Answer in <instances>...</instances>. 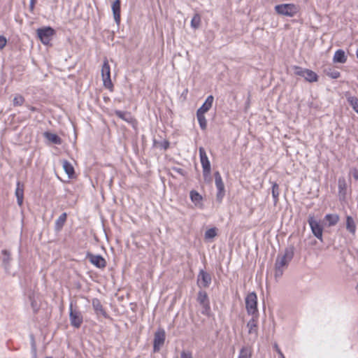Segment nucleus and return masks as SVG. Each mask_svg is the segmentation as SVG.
I'll list each match as a JSON object with an SVG mask.
<instances>
[{"label":"nucleus","instance_id":"obj_1","mask_svg":"<svg viewBox=\"0 0 358 358\" xmlns=\"http://www.w3.org/2000/svg\"><path fill=\"white\" fill-rule=\"evenodd\" d=\"M293 257V252L286 250L282 256H278L275 264V277L280 278L282 275L285 268L287 266Z\"/></svg>","mask_w":358,"mask_h":358},{"label":"nucleus","instance_id":"obj_2","mask_svg":"<svg viewBox=\"0 0 358 358\" xmlns=\"http://www.w3.org/2000/svg\"><path fill=\"white\" fill-rule=\"evenodd\" d=\"M275 11L280 15L292 17L299 12V6L294 3H282L276 5Z\"/></svg>","mask_w":358,"mask_h":358},{"label":"nucleus","instance_id":"obj_3","mask_svg":"<svg viewBox=\"0 0 358 358\" xmlns=\"http://www.w3.org/2000/svg\"><path fill=\"white\" fill-rule=\"evenodd\" d=\"M245 302L248 314L252 316L258 315L257 296L255 292L247 294Z\"/></svg>","mask_w":358,"mask_h":358},{"label":"nucleus","instance_id":"obj_4","mask_svg":"<svg viewBox=\"0 0 358 358\" xmlns=\"http://www.w3.org/2000/svg\"><path fill=\"white\" fill-rule=\"evenodd\" d=\"M69 320L71 325L76 329L80 328L83 322L82 313L77 308H73L72 303L69 306Z\"/></svg>","mask_w":358,"mask_h":358},{"label":"nucleus","instance_id":"obj_5","mask_svg":"<svg viewBox=\"0 0 358 358\" xmlns=\"http://www.w3.org/2000/svg\"><path fill=\"white\" fill-rule=\"evenodd\" d=\"M294 73L296 76H301L305 78V80L310 83L316 82L318 80V76L312 70L308 69H303L302 67L294 66L293 67Z\"/></svg>","mask_w":358,"mask_h":358},{"label":"nucleus","instance_id":"obj_6","mask_svg":"<svg viewBox=\"0 0 358 358\" xmlns=\"http://www.w3.org/2000/svg\"><path fill=\"white\" fill-rule=\"evenodd\" d=\"M37 36L41 43L48 45L55 34V31L50 27H44L36 30Z\"/></svg>","mask_w":358,"mask_h":358},{"label":"nucleus","instance_id":"obj_7","mask_svg":"<svg viewBox=\"0 0 358 358\" xmlns=\"http://www.w3.org/2000/svg\"><path fill=\"white\" fill-rule=\"evenodd\" d=\"M101 77L105 87L110 89L113 87L110 79V67L107 59H105L101 67Z\"/></svg>","mask_w":358,"mask_h":358},{"label":"nucleus","instance_id":"obj_8","mask_svg":"<svg viewBox=\"0 0 358 358\" xmlns=\"http://www.w3.org/2000/svg\"><path fill=\"white\" fill-rule=\"evenodd\" d=\"M308 222L313 235L319 240L322 241L323 228L320 222L315 219L314 215L308 216Z\"/></svg>","mask_w":358,"mask_h":358},{"label":"nucleus","instance_id":"obj_9","mask_svg":"<svg viewBox=\"0 0 358 358\" xmlns=\"http://www.w3.org/2000/svg\"><path fill=\"white\" fill-rule=\"evenodd\" d=\"M200 161L203 169V175L204 178L209 176L210 173V163L203 148H199Z\"/></svg>","mask_w":358,"mask_h":358},{"label":"nucleus","instance_id":"obj_10","mask_svg":"<svg viewBox=\"0 0 358 358\" xmlns=\"http://www.w3.org/2000/svg\"><path fill=\"white\" fill-rule=\"evenodd\" d=\"M166 333L164 329L159 328L155 333L153 341V350L155 352H159L164 343Z\"/></svg>","mask_w":358,"mask_h":358},{"label":"nucleus","instance_id":"obj_11","mask_svg":"<svg viewBox=\"0 0 358 358\" xmlns=\"http://www.w3.org/2000/svg\"><path fill=\"white\" fill-rule=\"evenodd\" d=\"M197 301L202 307L201 313L208 315L210 311V303L208 295L204 291H199L197 296Z\"/></svg>","mask_w":358,"mask_h":358},{"label":"nucleus","instance_id":"obj_12","mask_svg":"<svg viewBox=\"0 0 358 358\" xmlns=\"http://www.w3.org/2000/svg\"><path fill=\"white\" fill-rule=\"evenodd\" d=\"M215 186L217 189V200L221 201L225 194L224 185L222 181V176L218 171L214 173Z\"/></svg>","mask_w":358,"mask_h":358},{"label":"nucleus","instance_id":"obj_13","mask_svg":"<svg viewBox=\"0 0 358 358\" xmlns=\"http://www.w3.org/2000/svg\"><path fill=\"white\" fill-rule=\"evenodd\" d=\"M87 259L92 264L99 268H104L106 266L105 259L99 255H93L88 253L87 255Z\"/></svg>","mask_w":358,"mask_h":358},{"label":"nucleus","instance_id":"obj_14","mask_svg":"<svg viewBox=\"0 0 358 358\" xmlns=\"http://www.w3.org/2000/svg\"><path fill=\"white\" fill-rule=\"evenodd\" d=\"M258 315L252 316V317L248 322L247 327L248 328L249 334L253 336V341H255L258 336Z\"/></svg>","mask_w":358,"mask_h":358},{"label":"nucleus","instance_id":"obj_15","mask_svg":"<svg viewBox=\"0 0 358 358\" xmlns=\"http://www.w3.org/2000/svg\"><path fill=\"white\" fill-rule=\"evenodd\" d=\"M92 305L93 309L97 316L101 315L104 318H108L109 316L106 313V310L103 308L100 300L99 299L94 298L92 301Z\"/></svg>","mask_w":358,"mask_h":358},{"label":"nucleus","instance_id":"obj_16","mask_svg":"<svg viewBox=\"0 0 358 358\" xmlns=\"http://www.w3.org/2000/svg\"><path fill=\"white\" fill-rule=\"evenodd\" d=\"M198 283L203 287H209L211 283L210 275L203 270H201L198 275Z\"/></svg>","mask_w":358,"mask_h":358},{"label":"nucleus","instance_id":"obj_17","mask_svg":"<svg viewBox=\"0 0 358 358\" xmlns=\"http://www.w3.org/2000/svg\"><path fill=\"white\" fill-rule=\"evenodd\" d=\"M338 188L340 199H345L347 194V182L345 178L341 177L338 178Z\"/></svg>","mask_w":358,"mask_h":358},{"label":"nucleus","instance_id":"obj_18","mask_svg":"<svg viewBox=\"0 0 358 358\" xmlns=\"http://www.w3.org/2000/svg\"><path fill=\"white\" fill-rule=\"evenodd\" d=\"M214 98L212 95L208 96L203 105L197 110L196 113L204 115L212 107Z\"/></svg>","mask_w":358,"mask_h":358},{"label":"nucleus","instance_id":"obj_19","mask_svg":"<svg viewBox=\"0 0 358 358\" xmlns=\"http://www.w3.org/2000/svg\"><path fill=\"white\" fill-rule=\"evenodd\" d=\"M15 194L17 198V204L21 206L24 200V185L20 181L17 182Z\"/></svg>","mask_w":358,"mask_h":358},{"label":"nucleus","instance_id":"obj_20","mask_svg":"<svg viewBox=\"0 0 358 358\" xmlns=\"http://www.w3.org/2000/svg\"><path fill=\"white\" fill-rule=\"evenodd\" d=\"M112 11L115 22H120V0H115L112 4Z\"/></svg>","mask_w":358,"mask_h":358},{"label":"nucleus","instance_id":"obj_21","mask_svg":"<svg viewBox=\"0 0 358 358\" xmlns=\"http://www.w3.org/2000/svg\"><path fill=\"white\" fill-rule=\"evenodd\" d=\"M347 60V57L343 50H338L335 52L333 61L336 63L344 64Z\"/></svg>","mask_w":358,"mask_h":358},{"label":"nucleus","instance_id":"obj_22","mask_svg":"<svg viewBox=\"0 0 358 358\" xmlns=\"http://www.w3.org/2000/svg\"><path fill=\"white\" fill-rule=\"evenodd\" d=\"M114 113L116 116H117L119 118L123 120L125 122H131L133 120V117L131 113L127 111L116 110H115Z\"/></svg>","mask_w":358,"mask_h":358},{"label":"nucleus","instance_id":"obj_23","mask_svg":"<svg viewBox=\"0 0 358 358\" xmlns=\"http://www.w3.org/2000/svg\"><path fill=\"white\" fill-rule=\"evenodd\" d=\"M346 229L352 235L355 234L357 227L354 221V219L349 215L347 216L346 217Z\"/></svg>","mask_w":358,"mask_h":358},{"label":"nucleus","instance_id":"obj_24","mask_svg":"<svg viewBox=\"0 0 358 358\" xmlns=\"http://www.w3.org/2000/svg\"><path fill=\"white\" fill-rule=\"evenodd\" d=\"M43 135L46 139L54 144L60 145L62 143L61 138L55 134L46 131Z\"/></svg>","mask_w":358,"mask_h":358},{"label":"nucleus","instance_id":"obj_25","mask_svg":"<svg viewBox=\"0 0 358 358\" xmlns=\"http://www.w3.org/2000/svg\"><path fill=\"white\" fill-rule=\"evenodd\" d=\"M324 220L328 222L329 227L336 225L339 221V216L337 214H327Z\"/></svg>","mask_w":358,"mask_h":358},{"label":"nucleus","instance_id":"obj_26","mask_svg":"<svg viewBox=\"0 0 358 358\" xmlns=\"http://www.w3.org/2000/svg\"><path fill=\"white\" fill-rule=\"evenodd\" d=\"M252 354V348L249 346H244L241 349L238 358H251Z\"/></svg>","mask_w":358,"mask_h":358},{"label":"nucleus","instance_id":"obj_27","mask_svg":"<svg viewBox=\"0 0 358 358\" xmlns=\"http://www.w3.org/2000/svg\"><path fill=\"white\" fill-rule=\"evenodd\" d=\"M189 196L191 201L195 204V206L199 205L203 199L201 195L195 190H192L189 193Z\"/></svg>","mask_w":358,"mask_h":358},{"label":"nucleus","instance_id":"obj_28","mask_svg":"<svg viewBox=\"0 0 358 358\" xmlns=\"http://www.w3.org/2000/svg\"><path fill=\"white\" fill-rule=\"evenodd\" d=\"M280 195L279 185L275 182H272V196L273 199V203L275 205L278 201V197Z\"/></svg>","mask_w":358,"mask_h":358},{"label":"nucleus","instance_id":"obj_29","mask_svg":"<svg viewBox=\"0 0 358 358\" xmlns=\"http://www.w3.org/2000/svg\"><path fill=\"white\" fill-rule=\"evenodd\" d=\"M62 164L66 173L69 176V178H71L74 174V169L71 164L68 161L64 160Z\"/></svg>","mask_w":358,"mask_h":358},{"label":"nucleus","instance_id":"obj_30","mask_svg":"<svg viewBox=\"0 0 358 358\" xmlns=\"http://www.w3.org/2000/svg\"><path fill=\"white\" fill-rule=\"evenodd\" d=\"M346 98L353 110L358 114V98L353 96H347Z\"/></svg>","mask_w":358,"mask_h":358},{"label":"nucleus","instance_id":"obj_31","mask_svg":"<svg viewBox=\"0 0 358 358\" xmlns=\"http://www.w3.org/2000/svg\"><path fill=\"white\" fill-rule=\"evenodd\" d=\"M67 215L66 213H63L60 215L58 219L55 222L56 228L60 229L64 224L66 220Z\"/></svg>","mask_w":358,"mask_h":358},{"label":"nucleus","instance_id":"obj_32","mask_svg":"<svg viewBox=\"0 0 358 358\" xmlns=\"http://www.w3.org/2000/svg\"><path fill=\"white\" fill-rule=\"evenodd\" d=\"M200 24H201V16L199 14L196 13L193 16V17L191 20V27L194 29H196L199 27Z\"/></svg>","mask_w":358,"mask_h":358},{"label":"nucleus","instance_id":"obj_33","mask_svg":"<svg viewBox=\"0 0 358 358\" xmlns=\"http://www.w3.org/2000/svg\"><path fill=\"white\" fill-rule=\"evenodd\" d=\"M196 117L201 129L202 130H205L207 127V121L205 117V115L196 113Z\"/></svg>","mask_w":358,"mask_h":358},{"label":"nucleus","instance_id":"obj_34","mask_svg":"<svg viewBox=\"0 0 358 358\" xmlns=\"http://www.w3.org/2000/svg\"><path fill=\"white\" fill-rule=\"evenodd\" d=\"M325 73L329 77L334 79L338 78L341 76V73L339 71L332 69L331 68L325 69Z\"/></svg>","mask_w":358,"mask_h":358},{"label":"nucleus","instance_id":"obj_35","mask_svg":"<svg viewBox=\"0 0 358 358\" xmlns=\"http://www.w3.org/2000/svg\"><path fill=\"white\" fill-rule=\"evenodd\" d=\"M216 236H217V229L215 227L208 229L205 232V235H204L206 239H212L214 237H215Z\"/></svg>","mask_w":358,"mask_h":358},{"label":"nucleus","instance_id":"obj_36","mask_svg":"<svg viewBox=\"0 0 358 358\" xmlns=\"http://www.w3.org/2000/svg\"><path fill=\"white\" fill-rule=\"evenodd\" d=\"M24 98L20 94H17L15 96L13 99V104L14 106H22L24 103Z\"/></svg>","mask_w":358,"mask_h":358},{"label":"nucleus","instance_id":"obj_37","mask_svg":"<svg viewBox=\"0 0 358 358\" xmlns=\"http://www.w3.org/2000/svg\"><path fill=\"white\" fill-rule=\"evenodd\" d=\"M2 254L3 255V262L4 263H8L9 262V259H10V253L8 250H2Z\"/></svg>","mask_w":358,"mask_h":358},{"label":"nucleus","instance_id":"obj_38","mask_svg":"<svg viewBox=\"0 0 358 358\" xmlns=\"http://www.w3.org/2000/svg\"><path fill=\"white\" fill-rule=\"evenodd\" d=\"M7 39L3 36H0V50L3 49L6 45Z\"/></svg>","mask_w":358,"mask_h":358},{"label":"nucleus","instance_id":"obj_39","mask_svg":"<svg viewBox=\"0 0 358 358\" xmlns=\"http://www.w3.org/2000/svg\"><path fill=\"white\" fill-rule=\"evenodd\" d=\"M180 358H193L192 353L189 352L182 351L180 353Z\"/></svg>","mask_w":358,"mask_h":358},{"label":"nucleus","instance_id":"obj_40","mask_svg":"<svg viewBox=\"0 0 358 358\" xmlns=\"http://www.w3.org/2000/svg\"><path fill=\"white\" fill-rule=\"evenodd\" d=\"M273 348L277 352L278 355H279V358H281V356L284 355L276 343L273 344Z\"/></svg>","mask_w":358,"mask_h":358},{"label":"nucleus","instance_id":"obj_41","mask_svg":"<svg viewBox=\"0 0 358 358\" xmlns=\"http://www.w3.org/2000/svg\"><path fill=\"white\" fill-rule=\"evenodd\" d=\"M350 173L356 180H358V169H353L351 170Z\"/></svg>","mask_w":358,"mask_h":358},{"label":"nucleus","instance_id":"obj_42","mask_svg":"<svg viewBox=\"0 0 358 358\" xmlns=\"http://www.w3.org/2000/svg\"><path fill=\"white\" fill-rule=\"evenodd\" d=\"M36 2V0H30L29 10H30L31 12L34 11Z\"/></svg>","mask_w":358,"mask_h":358},{"label":"nucleus","instance_id":"obj_43","mask_svg":"<svg viewBox=\"0 0 358 358\" xmlns=\"http://www.w3.org/2000/svg\"><path fill=\"white\" fill-rule=\"evenodd\" d=\"M169 143L168 141H165L164 143V145H163L164 148L167 149L169 148Z\"/></svg>","mask_w":358,"mask_h":358},{"label":"nucleus","instance_id":"obj_44","mask_svg":"<svg viewBox=\"0 0 358 358\" xmlns=\"http://www.w3.org/2000/svg\"><path fill=\"white\" fill-rule=\"evenodd\" d=\"M29 109L31 111H35L36 108L34 106H29Z\"/></svg>","mask_w":358,"mask_h":358},{"label":"nucleus","instance_id":"obj_45","mask_svg":"<svg viewBox=\"0 0 358 358\" xmlns=\"http://www.w3.org/2000/svg\"><path fill=\"white\" fill-rule=\"evenodd\" d=\"M356 55H357V58H358V48H357V50Z\"/></svg>","mask_w":358,"mask_h":358},{"label":"nucleus","instance_id":"obj_46","mask_svg":"<svg viewBox=\"0 0 358 358\" xmlns=\"http://www.w3.org/2000/svg\"><path fill=\"white\" fill-rule=\"evenodd\" d=\"M31 306L34 307V301H31Z\"/></svg>","mask_w":358,"mask_h":358},{"label":"nucleus","instance_id":"obj_47","mask_svg":"<svg viewBox=\"0 0 358 358\" xmlns=\"http://www.w3.org/2000/svg\"><path fill=\"white\" fill-rule=\"evenodd\" d=\"M281 358H285L284 355H282L281 356Z\"/></svg>","mask_w":358,"mask_h":358},{"label":"nucleus","instance_id":"obj_48","mask_svg":"<svg viewBox=\"0 0 358 358\" xmlns=\"http://www.w3.org/2000/svg\"><path fill=\"white\" fill-rule=\"evenodd\" d=\"M47 358H51V357H47Z\"/></svg>","mask_w":358,"mask_h":358}]
</instances>
